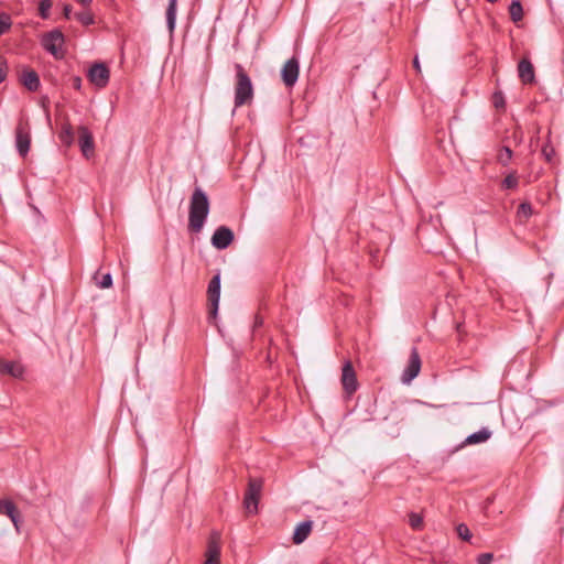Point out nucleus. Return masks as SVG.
<instances>
[{
    "label": "nucleus",
    "mask_w": 564,
    "mask_h": 564,
    "mask_svg": "<svg viewBox=\"0 0 564 564\" xmlns=\"http://www.w3.org/2000/svg\"><path fill=\"white\" fill-rule=\"evenodd\" d=\"M209 198L202 187H195L191 200L188 213V229L193 232H199L209 214Z\"/></svg>",
    "instance_id": "f257e3e1"
},
{
    "label": "nucleus",
    "mask_w": 564,
    "mask_h": 564,
    "mask_svg": "<svg viewBox=\"0 0 564 564\" xmlns=\"http://www.w3.org/2000/svg\"><path fill=\"white\" fill-rule=\"evenodd\" d=\"M236 84H235V107L239 108L250 105L253 99V85L250 76L239 63L235 64Z\"/></svg>",
    "instance_id": "f03ea898"
},
{
    "label": "nucleus",
    "mask_w": 564,
    "mask_h": 564,
    "mask_svg": "<svg viewBox=\"0 0 564 564\" xmlns=\"http://www.w3.org/2000/svg\"><path fill=\"white\" fill-rule=\"evenodd\" d=\"M64 43L65 36L59 29L46 32L41 37L42 47L55 58H62L64 56V52L62 50Z\"/></svg>",
    "instance_id": "7ed1b4c3"
},
{
    "label": "nucleus",
    "mask_w": 564,
    "mask_h": 564,
    "mask_svg": "<svg viewBox=\"0 0 564 564\" xmlns=\"http://www.w3.org/2000/svg\"><path fill=\"white\" fill-rule=\"evenodd\" d=\"M263 481L261 478H250L243 497V507L249 514L258 512V505L262 491Z\"/></svg>",
    "instance_id": "20e7f679"
},
{
    "label": "nucleus",
    "mask_w": 564,
    "mask_h": 564,
    "mask_svg": "<svg viewBox=\"0 0 564 564\" xmlns=\"http://www.w3.org/2000/svg\"><path fill=\"white\" fill-rule=\"evenodd\" d=\"M89 82L98 88H105L110 78V70L105 63H95L88 69Z\"/></svg>",
    "instance_id": "39448f33"
},
{
    "label": "nucleus",
    "mask_w": 564,
    "mask_h": 564,
    "mask_svg": "<svg viewBox=\"0 0 564 564\" xmlns=\"http://www.w3.org/2000/svg\"><path fill=\"white\" fill-rule=\"evenodd\" d=\"M421 365L422 362L419 350L416 347H412L408 365L404 368L401 376V381L405 384H409L413 379H415L419 376Z\"/></svg>",
    "instance_id": "423d86ee"
},
{
    "label": "nucleus",
    "mask_w": 564,
    "mask_h": 564,
    "mask_svg": "<svg viewBox=\"0 0 564 564\" xmlns=\"http://www.w3.org/2000/svg\"><path fill=\"white\" fill-rule=\"evenodd\" d=\"M207 296L210 304L209 318H216L220 300V274L212 278L207 289Z\"/></svg>",
    "instance_id": "0eeeda50"
},
{
    "label": "nucleus",
    "mask_w": 564,
    "mask_h": 564,
    "mask_svg": "<svg viewBox=\"0 0 564 564\" xmlns=\"http://www.w3.org/2000/svg\"><path fill=\"white\" fill-rule=\"evenodd\" d=\"M300 75V62L299 58L293 56L285 62L281 69L282 82L286 87H293Z\"/></svg>",
    "instance_id": "6e6552de"
},
{
    "label": "nucleus",
    "mask_w": 564,
    "mask_h": 564,
    "mask_svg": "<svg viewBox=\"0 0 564 564\" xmlns=\"http://www.w3.org/2000/svg\"><path fill=\"white\" fill-rule=\"evenodd\" d=\"M31 135L29 124L20 122L15 128V147L19 154L24 158L30 151Z\"/></svg>",
    "instance_id": "1a4fd4ad"
},
{
    "label": "nucleus",
    "mask_w": 564,
    "mask_h": 564,
    "mask_svg": "<svg viewBox=\"0 0 564 564\" xmlns=\"http://www.w3.org/2000/svg\"><path fill=\"white\" fill-rule=\"evenodd\" d=\"M341 383L345 392L351 395L358 389V381L351 361L347 360L341 369Z\"/></svg>",
    "instance_id": "9d476101"
},
{
    "label": "nucleus",
    "mask_w": 564,
    "mask_h": 564,
    "mask_svg": "<svg viewBox=\"0 0 564 564\" xmlns=\"http://www.w3.org/2000/svg\"><path fill=\"white\" fill-rule=\"evenodd\" d=\"M234 231L227 226H219L212 236V245L218 250H224L234 241Z\"/></svg>",
    "instance_id": "9b49d317"
},
{
    "label": "nucleus",
    "mask_w": 564,
    "mask_h": 564,
    "mask_svg": "<svg viewBox=\"0 0 564 564\" xmlns=\"http://www.w3.org/2000/svg\"><path fill=\"white\" fill-rule=\"evenodd\" d=\"M79 148L85 158H90L94 154L95 142L91 132L85 126L78 128Z\"/></svg>",
    "instance_id": "f8f14e48"
},
{
    "label": "nucleus",
    "mask_w": 564,
    "mask_h": 564,
    "mask_svg": "<svg viewBox=\"0 0 564 564\" xmlns=\"http://www.w3.org/2000/svg\"><path fill=\"white\" fill-rule=\"evenodd\" d=\"M0 514L7 516L19 531L21 514L13 501L10 499H0Z\"/></svg>",
    "instance_id": "ddd939ff"
},
{
    "label": "nucleus",
    "mask_w": 564,
    "mask_h": 564,
    "mask_svg": "<svg viewBox=\"0 0 564 564\" xmlns=\"http://www.w3.org/2000/svg\"><path fill=\"white\" fill-rule=\"evenodd\" d=\"M24 373L23 366L18 361L0 359V376H10L12 378H22Z\"/></svg>",
    "instance_id": "4468645a"
},
{
    "label": "nucleus",
    "mask_w": 564,
    "mask_h": 564,
    "mask_svg": "<svg viewBox=\"0 0 564 564\" xmlns=\"http://www.w3.org/2000/svg\"><path fill=\"white\" fill-rule=\"evenodd\" d=\"M220 535L218 532H213L208 539L205 552L206 560L220 561Z\"/></svg>",
    "instance_id": "2eb2a0df"
},
{
    "label": "nucleus",
    "mask_w": 564,
    "mask_h": 564,
    "mask_svg": "<svg viewBox=\"0 0 564 564\" xmlns=\"http://www.w3.org/2000/svg\"><path fill=\"white\" fill-rule=\"evenodd\" d=\"M313 529V521L312 520H305L300 522L293 532L292 541L294 544H301L303 543L310 535Z\"/></svg>",
    "instance_id": "dca6fc26"
},
{
    "label": "nucleus",
    "mask_w": 564,
    "mask_h": 564,
    "mask_svg": "<svg viewBox=\"0 0 564 564\" xmlns=\"http://www.w3.org/2000/svg\"><path fill=\"white\" fill-rule=\"evenodd\" d=\"M20 82L29 91H36L41 86L40 77L33 69H24Z\"/></svg>",
    "instance_id": "f3484780"
},
{
    "label": "nucleus",
    "mask_w": 564,
    "mask_h": 564,
    "mask_svg": "<svg viewBox=\"0 0 564 564\" xmlns=\"http://www.w3.org/2000/svg\"><path fill=\"white\" fill-rule=\"evenodd\" d=\"M518 73H519L520 79L524 84H531L534 82V78H535L534 68H533L532 63L529 59L523 58L519 62Z\"/></svg>",
    "instance_id": "a211bd4d"
},
{
    "label": "nucleus",
    "mask_w": 564,
    "mask_h": 564,
    "mask_svg": "<svg viewBox=\"0 0 564 564\" xmlns=\"http://www.w3.org/2000/svg\"><path fill=\"white\" fill-rule=\"evenodd\" d=\"M491 435L492 432L488 427H482L479 431L468 435L464 441V445H476L485 443L491 437Z\"/></svg>",
    "instance_id": "6ab92c4d"
},
{
    "label": "nucleus",
    "mask_w": 564,
    "mask_h": 564,
    "mask_svg": "<svg viewBox=\"0 0 564 564\" xmlns=\"http://www.w3.org/2000/svg\"><path fill=\"white\" fill-rule=\"evenodd\" d=\"M176 10H177V0H169L165 15H166V26L171 34L175 30Z\"/></svg>",
    "instance_id": "aec40b11"
},
{
    "label": "nucleus",
    "mask_w": 564,
    "mask_h": 564,
    "mask_svg": "<svg viewBox=\"0 0 564 564\" xmlns=\"http://www.w3.org/2000/svg\"><path fill=\"white\" fill-rule=\"evenodd\" d=\"M509 14H510V19L516 23L522 20L523 9H522V4L519 0L511 1L510 6H509Z\"/></svg>",
    "instance_id": "412c9836"
},
{
    "label": "nucleus",
    "mask_w": 564,
    "mask_h": 564,
    "mask_svg": "<svg viewBox=\"0 0 564 564\" xmlns=\"http://www.w3.org/2000/svg\"><path fill=\"white\" fill-rule=\"evenodd\" d=\"M511 158H512V150L509 147H502L499 150L498 155H497L498 162L503 166H507L509 164Z\"/></svg>",
    "instance_id": "4be33fe9"
},
{
    "label": "nucleus",
    "mask_w": 564,
    "mask_h": 564,
    "mask_svg": "<svg viewBox=\"0 0 564 564\" xmlns=\"http://www.w3.org/2000/svg\"><path fill=\"white\" fill-rule=\"evenodd\" d=\"M75 18L83 24V25H91L95 23L94 14L89 10H84L82 12H78L75 14Z\"/></svg>",
    "instance_id": "5701e85b"
},
{
    "label": "nucleus",
    "mask_w": 564,
    "mask_h": 564,
    "mask_svg": "<svg viewBox=\"0 0 564 564\" xmlns=\"http://www.w3.org/2000/svg\"><path fill=\"white\" fill-rule=\"evenodd\" d=\"M59 139L66 145H70L73 143L74 133H73V129L69 124H66L62 128V131L59 133Z\"/></svg>",
    "instance_id": "b1692460"
},
{
    "label": "nucleus",
    "mask_w": 564,
    "mask_h": 564,
    "mask_svg": "<svg viewBox=\"0 0 564 564\" xmlns=\"http://www.w3.org/2000/svg\"><path fill=\"white\" fill-rule=\"evenodd\" d=\"M409 524L413 530H421L423 525V517L419 513L411 512L409 514Z\"/></svg>",
    "instance_id": "393cba45"
},
{
    "label": "nucleus",
    "mask_w": 564,
    "mask_h": 564,
    "mask_svg": "<svg viewBox=\"0 0 564 564\" xmlns=\"http://www.w3.org/2000/svg\"><path fill=\"white\" fill-rule=\"evenodd\" d=\"M518 186V177L516 172L508 174L502 181V187L506 189H513Z\"/></svg>",
    "instance_id": "a878e982"
},
{
    "label": "nucleus",
    "mask_w": 564,
    "mask_h": 564,
    "mask_svg": "<svg viewBox=\"0 0 564 564\" xmlns=\"http://www.w3.org/2000/svg\"><path fill=\"white\" fill-rule=\"evenodd\" d=\"M532 213H533V209H532L531 204H530V203L524 202V203H521V204L519 205V207H518V213H517V214H518V217H519V218H524V219H527V218H529V217L532 215Z\"/></svg>",
    "instance_id": "bb28decb"
},
{
    "label": "nucleus",
    "mask_w": 564,
    "mask_h": 564,
    "mask_svg": "<svg viewBox=\"0 0 564 564\" xmlns=\"http://www.w3.org/2000/svg\"><path fill=\"white\" fill-rule=\"evenodd\" d=\"M456 532L462 540L467 541V542H469L471 540L473 535L470 533V530L468 529V527L465 523H459L456 527Z\"/></svg>",
    "instance_id": "cd10ccee"
},
{
    "label": "nucleus",
    "mask_w": 564,
    "mask_h": 564,
    "mask_svg": "<svg viewBox=\"0 0 564 564\" xmlns=\"http://www.w3.org/2000/svg\"><path fill=\"white\" fill-rule=\"evenodd\" d=\"M52 8L51 0H42L39 4V14L42 19H47L50 15V9Z\"/></svg>",
    "instance_id": "c85d7f7f"
},
{
    "label": "nucleus",
    "mask_w": 564,
    "mask_h": 564,
    "mask_svg": "<svg viewBox=\"0 0 564 564\" xmlns=\"http://www.w3.org/2000/svg\"><path fill=\"white\" fill-rule=\"evenodd\" d=\"M11 25V18L8 14H0V36L7 33Z\"/></svg>",
    "instance_id": "c756f323"
},
{
    "label": "nucleus",
    "mask_w": 564,
    "mask_h": 564,
    "mask_svg": "<svg viewBox=\"0 0 564 564\" xmlns=\"http://www.w3.org/2000/svg\"><path fill=\"white\" fill-rule=\"evenodd\" d=\"M96 284L100 289H108L112 285V275L110 273L102 274L100 280L96 281Z\"/></svg>",
    "instance_id": "7c9ffc66"
},
{
    "label": "nucleus",
    "mask_w": 564,
    "mask_h": 564,
    "mask_svg": "<svg viewBox=\"0 0 564 564\" xmlns=\"http://www.w3.org/2000/svg\"><path fill=\"white\" fill-rule=\"evenodd\" d=\"M492 102H494V106L499 109V108H503L505 107V97H503V94L501 91H496L494 95H492Z\"/></svg>",
    "instance_id": "2f4dec72"
},
{
    "label": "nucleus",
    "mask_w": 564,
    "mask_h": 564,
    "mask_svg": "<svg viewBox=\"0 0 564 564\" xmlns=\"http://www.w3.org/2000/svg\"><path fill=\"white\" fill-rule=\"evenodd\" d=\"M542 154L545 158V160L551 163L553 161V156L555 154V150H554V148L552 145L545 144L542 148Z\"/></svg>",
    "instance_id": "473e14b6"
},
{
    "label": "nucleus",
    "mask_w": 564,
    "mask_h": 564,
    "mask_svg": "<svg viewBox=\"0 0 564 564\" xmlns=\"http://www.w3.org/2000/svg\"><path fill=\"white\" fill-rule=\"evenodd\" d=\"M8 75L7 59L0 56V83L4 82Z\"/></svg>",
    "instance_id": "72a5a7b5"
},
{
    "label": "nucleus",
    "mask_w": 564,
    "mask_h": 564,
    "mask_svg": "<svg viewBox=\"0 0 564 564\" xmlns=\"http://www.w3.org/2000/svg\"><path fill=\"white\" fill-rule=\"evenodd\" d=\"M492 560V553H482L477 557V564H491Z\"/></svg>",
    "instance_id": "f704fd0d"
},
{
    "label": "nucleus",
    "mask_w": 564,
    "mask_h": 564,
    "mask_svg": "<svg viewBox=\"0 0 564 564\" xmlns=\"http://www.w3.org/2000/svg\"><path fill=\"white\" fill-rule=\"evenodd\" d=\"M70 82H72L73 88H75L76 90L82 89V78L79 76H73Z\"/></svg>",
    "instance_id": "c9c22d12"
},
{
    "label": "nucleus",
    "mask_w": 564,
    "mask_h": 564,
    "mask_svg": "<svg viewBox=\"0 0 564 564\" xmlns=\"http://www.w3.org/2000/svg\"><path fill=\"white\" fill-rule=\"evenodd\" d=\"M72 14V6L70 4H63V15L66 19H69Z\"/></svg>",
    "instance_id": "e433bc0d"
},
{
    "label": "nucleus",
    "mask_w": 564,
    "mask_h": 564,
    "mask_svg": "<svg viewBox=\"0 0 564 564\" xmlns=\"http://www.w3.org/2000/svg\"><path fill=\"white\" fill-rule=\"evenodd\" d=\"M79 4H82L85 9H88L91 4L93 0H76Z\"/></svg>",
    "instance_id": "4c0bfd02"
},
{
    "label": "nucleus",
    "mask_w": 564,
    "mask_h": 564,
    "mask_svg": "<svg viewBox=\"0 0 564 564\" xmlns=\"http://www.w3.org/2000/svg\"><path fill=\"white\" fill-rule=\"evenodd\" d=\"M413 66L416 68L417 72H420V64H419V58L417 57H415L413 59Z\"/></svg>",
    "instance_id": "58836bf2"
},
{
    "label": "nucleus",
    "mask_w": 564,
    "mask_h": 564,
    "mask_svg": "<svg viewBox=\"0 0 564 564\" xmlns=\"http://www.w3.org/2000/svg\"><path fill=\"white\" fill-rule=\"evenodd\" d=\"M203 564H220V561L205 560V562Z\"/></svg>",
    "instance_id": "ea45409f"
},
{
    "label": "nucleus",
    "mask_w": 564,
    "mask_h": 564,
    "mask_svg": "<svg viewBox=\"0 0 564 564\" xmlns=\"http://www.w3.org/2000/svg\"><path fill=\"white\" fill-rule=\"evenodd\" d=\"M490 3H495L497 0H487Z\"/></svg>",
    "instance_id": "a19ab883"
}]
</instances>
